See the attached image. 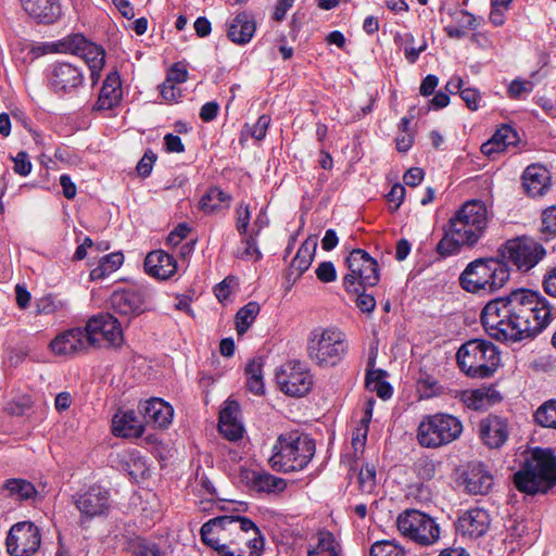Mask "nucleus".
<instances>
[{
  "mask_svg": "<svg viewBox=\"0 0 556 556\" xmlns=\"http://www.w3.org/2000/svg\"><path fill=\"white\" fill-rule=\"evenodd\" d=\"M552 320V307L539 292L520 289L489 299V337L520 341L542 332Z\"/></svg>",
  "mask_w": 556,
  "mask_h": 556,
  "instance_id": "f257e3e1",
  "label": "nucleus"
},
{
  "mask_svg": "<svg viewBox=\"0 0 556 556\" xmlns=\"http://www.w3.org/2000/svg\"><path fill=\"white\" fill-rule=\"evenodd\" d=\"M203 543L219 556H261L263 539L255 523L247 517L220 516L200 530Z\"/></svg>",
  "mask_w": 556,
  "mask_h": 556,
  "instance_id": "f03ea898",
  "label": "nucleus"
},
{
  "mask_svg": "<svg viewBox=\"0 0 556 556\" xmlns=\"http://www.w3.org/2000/svg\"><path fill=\"white\" fill-rule=\"evenodd\" d=\"M518 491L528 495L546 493L556 485V456L551 450L534 448L514 475Z\"/></svg>",
  "mask_w": 556,
  "mask_h": 556,
  "instance_id": "7ed1b4c3",
  "label": "nucleus"
},
{
  "mask_svg": "<svg viewBox=\"0 0 556 556\" xmlns=\"http://www.w3.org/2000/svg\"><path fill=\"white\" fill-rule=\"evenodd\" d=\"M314 454V440L298 432L283 433L273 446L269 465L276 471H299L308 465Z\"/></svg>",
  "mask_w": 556,
  "mask_h": 556,
  "instance_id": "20e7f679",
  "label": "nucleus"
},
{
  "mask_svg": "<svg viewBox=\"0 0 556 556\" xmlns=\"http://www.w3.org/2000/svg\"><path fill=\"white\" fill-rule=\"evenodd\" d=\"M348 339L337 327L316 328L307 339V356L319 367L336 366L348 352Z\"/></svg>",
  "mask_w": 556,
  "mask_h": 556,
  "instance_id": "39448f33",
  "label": "nucleus"
},
{
  "mask_svg": "<svg viewBox=\"0 0 556 556\" xmlns=\"http://www.w3.org/2000/svg\"><path fill=\"white\" fill-rule=\"evenodd\" d=\"M463 432L462 421L453 415L437 413L424 416L417 429V442L427 448H438L457 440Z\"/></svg>",
  "mask_w": 556,
  "mask_h": 556,
  "instance_id": "423d86ee",
  "label": "nucleus"
},
{
  "mask_svg": "<svg viewBox=\"0 0 556 556\" xmlns=\"http://www.w3.org/2000/svg\"><path fill=\"white\" fill-rule=\"evenodd\" d=\"M396 523L404 538L420 546H431L440 539L439 523L434 518L420 510H405L399 515Z\"/></svg>",
  "mask_w": 556,
  "mask_h": 556,
  "instance_id": "0eeeda50",
  "label": "nucleus"
},
{
  "mask_svg": "<svg viewBox=\"0 0 556 556\" xmlns=\"http://www.w3.org/2000/svg\"><path fill=\"white\" fill-rule=\"evenodd\" d=\"M349 274L343 277V286L349 293H358L359 289L374 287L379 281L377 261L365 250L355 249L346 257Z\"/></svg>",
  "mask_w": 556,
  "mask_h": 556,
  "instance_id": "6e6552de",
  "label": "nucleus"
},
{
  "mask_svg": "<svg viewBox=\"0 0 556 556\" xmlns=\"http://www.w3.org/2000/svg\"><path fill=\"white\" fill-rule=\"evenodd\" d=\"M448 224L453 231L462 235L469 245L475 244L486 228V205L480 200L467 201L451 217Z\"/></svg>",
  "mask_w": 556,
  "mask_h": 556,
  "instance_id": "1a4fd4ad",
  "label": "nucleus"
},
{
  "mask_svg": "<svg viewBox=\"0 0 556 556\" xmlns=\"http://www.w3.org/2000/svg\"><path fill=\"white\" fill-rule=\"evenodd\" d=\"M503 260L511 262L520 271L527 273L545 255V249L534 240L522 237L508 240L500 250Z\"/></svg>",
  "mask_w": 556,
  "mask_h": 556,
  "instance_id": "9d476101",
  "label": "nucleus"
},
{
  "mask_svg": "<svg viewBox=\"0 0 556 556\" xmlns=\"http://www.w3.org/2000/svg\"><path fill=\"white\" fill-rule=\"evenodd\" d=\"M276 381L281 392L293 397L306 395L313 387L309 370L299 361L282 364L276 371Z\"/></svg>",
  "mask_w": 556,
  "mask_h": 556,
  "instance_id": "9b49d317",
  "label": "nucleus"
},
{
  "mask_svg": "<svg viewBox=\"0 0 556 556\" xmlns=\"http://www.w3.org/2000/svg\"><path fill=\"white\" fill-rule=\"evenodd\" d=\"M85 330L91 346L100 348L105 343L108 346L117 348L123 343L121 321L111 314L93 316L88 320Z\"/></svg>",
  "mask_w": 556,
  "mask_h": 556,
  "instance_id": "f8f14e48",
  "label": "nucleus"
},
{
  "mask_svg": "<svg viewBox=\"0 0 556 556\" xmlns=\"http://www.w3.org/2000/svg\"><path fill=\"white\" fill-rule=\"evenodd\" d=\"M40 543V531L30 521L12 526L7 538V548L12 556H29L38 551Z\"/></svg>",
  "mask_w": 556,
  "mask_h": 556,
  "instance_id": "ddd939ff",
  "label": "nucleus"
},
{
  "mask_svg": "<svg viewBox=\"0 0 556 556\" xmlns=\"http://www.w3.org/2000/svg\"><path fill=\"white\" fill-rule=\"evenodd\" d=\"M486 341L472 340L463 344L458 350L456 357L462 371L472 378L486 377Z\"/></svg>",
  "mask_w": 556,
  "mask_h": 556,
  "instance_id": "4468645a",
  "label": "nucleus"
},
{
  "mask_svg": "<svg viewBox=\"0 0 556 556\" xmlns=\"http://www.w3.org/2000/svg\"><path fill=\"white\" fill-rule=\"evenodd\" d=\"M65 50L79 55L89 66L91 79L96 83L99 79L100 72L104 66V50L93 42L86 40L81 35H74L62 43Z\"/></svg>",
  "mask_w": 556,
  "mask_h": 556,
  "instance_id": "2eb2a0df",
  "label": "nucleus"
},
{
  "mask_svg": "<svg viewBox=\"0 0 556 556\" xmlns=\"http://www.w3.org/2000/svg\"><path fill=\"white\" fill-rule=\"evenodd\" d=\"M73 503L83 518L104 515L110 508V493L100 485H91L85 492L73 496Z\"/></svg>",
  "mask_w": 556,
  "mask_h": 556,
  "instance_id": "dca6fc26",
  "label": "nucleus"
},
{
  "mask_svg": "<svg viewBox=\"0 0 556 556\" xmlns=\"http://www.w3.org/2000/svg\"><path fill=\"white\" fill-rule=\"evenodd\" d=\"M147 298L148 293L143 289L117 290L111 295V308L121 317L130 319L148 309Z\"/></svg>",
  "mask_w": 556,
  "mask_h": 556,
  "instance_id": "f3484780",
  "label": "nucleus"
},
{
  "mask_svg": "<svg viewBox=\"0 0 556 556\" xmlns=\"http://www.w3.org/2000/svg\"><path fill=\"white\" fill-rule=\"evenodd\" d=\"M91 346L85 329L74 328L56 336L50 348L53 353L61 356H74L86 352Z\"/></svg>",
  "mask_w": 556,
  "mask_h": 556,
  "instance_id": "a211bd4d",
  "label": "nucleus"
},
{
  "mask_svg": "<svg viewBox=\"0 0 556 556\" xmlns=\"http://www.w3.org/2000/svg\"><path fill=\"white\" fill-rule=\"evenodd\" d=\"M84 80L83 73L77 66L71 63H58L54 65L50 85L58 94H64L77 89Z\"/></svg>",
  "mask_w": 556,
  "mask_h": 556,
  "instance_id": "6ab92c4d",
  "label": "nucleus"
},
{
  "mask_svg": "<svg viewBox=\"0 0 556 556\" xmlns=\"http://www.w3.org/2000/svg\"><path fill=\"white\" fill-rule=\"evenodd\" d=\"M522 186L527 194L532 198L544 195L551 187L548 169L539 164L529 165L522 175Z\"/></svg>",
  "mask_w": 556,
  "mask_h": 556,
  "instance_id": "aec40b11",
  "label": "nucleus"
},
{
  "mask_svg": "<svg viewBox=\"0 0 556 556\" xmlns=\"http://www.w3.org/2000/svg\"><path fill=\"white\" fill-rule=\"evenodd\" d=\"M457 532L469 539H479L486 532V510L473 507L464 513L457 521Z\"/></svg>",
  "mask_w": 556,
  "mask_h": 556,
  "instance_id": "412c9836",
  "label": "nucleus"
},
{
  "mask_svg": "<svg viewBox=\"0 0 556 556\" xmlns=\"http://www.w3.org/2000/svg\"><path fill=\"white\" fill-rule=\"evenodd\" d=\"M23 10L37 23L52 24L61 15L58 0H21Z\"/></svg>",
  "mask_w": 556,
  "mask_h": 556,
  "instance_id": "4be33fe9",
  "label": "nucleus"
},
{
  "mask_svg": "<svg viewBox=\"0 0 556 556\" xmlns=\"http://www.w3.org/2000/svg\"><path fill=\"white\" fill-rule=\"evenodd\" d=\"M140 412L147 424L157 428H166L173 419V407L162 399L153 397L140 405Z\"/></svg>",
  "mask_w": 556,
  "mask_h": 556,
  "instance_id": "5701e85b",
  "label": "nucleus"
},
{
  "mask_svg": "<svg viewBox=\"0 0 556 556\" xmlns=\"http://www.w3.org/2000/svg\"><path fill=\"white\" fill-rule=\"evenodd\" d=\"M241 478L248 486L257 492H282L287 486L282 478L275 477L267 471L243 470Z\"/></svg>",
  "mask_w": 556,
  "mask_h": 556,
  "instance_id": "b1692460",
  "label": "nucleus"
},
{
  "mask_svg": "<svg viewBox=\"0 0 556 556\" xmlns=\"http://www.w3.org/2000/svg\"><path fill=\"white\" fill-rule=\"evenodd\" d=\"M144 269L150 276L167 279L176 273L177 265L172 255L159 250L152 251L146 256Z\"/></svg>",
  "mask_w": 556,
  "mask_h": 556,
  "instance_id": "393cba45",
  "label": "nucleus"
},
{
  "mask_svg": "<svg viewBox=\"0 0 556 556\" xmlns=\"http://www.w3.org/2000/svg\"><path fill=\"white\" fill-rule=\"evenodd\" d=\"M112 432L121 438H139L144 426L134 410L118 412L112 419Z\"/></svg>",
  "mask_w": 556,
  "mask_h": 556,
  "instance_id": "a878e982",
  "label": "nucleus"
},
{
  "mask_svg": "<svg viewBox=\"0 0 556 556\" xmlns=\"http://www.w3.org/2000/svg\"><path fill=\"white\" fill-rule=\"evenodd\" d=\"M255 28V22L251 15L242 12L229 23L227 36L232 42L244 45L252 39Z\"/></svg>",
  "mask_w": 556,
  "mask_h": 556,
  "instance_id": "bb28decb",
  "label": "nucleus"
},
{
  "mask_svg": "<svg viewBox=\"0 0 556 556\" xmlns=\"http://www.w3.org/2000/svg\"><path fill=\"white\" fill-rule=\"evenodd\" d=\"M122 98L121 79L117 73L106 76L94 105L97 110H110L115 106Z\"/></svg>",
  "mask_w": 556,
  "mask_h": 556,
  "instance_id": "cd10ccee",
  "label": "nucleus"
},
{
  "mask_svg": "<svg viewBox=\"0 0 556 556\" xmlns=\"http://www.w3.org/2000/svg\"><path fill=\"white\" fill-rule=\"evenodd\" d=\"M188 78V71L181 63H175L167 73V77L162 85L161 96L167 101L177 100L181 92L176 89V84H181Z\"/></svg>",
  "mask_w": 556,
  "mask_h": 556,
  "instance_id": "c85d7f7f",
  "label": "nucleus"
},
{
  "mask_svg": "<svg viewBox=\"0 0 556 556\" xmlns=\"http://www.w3.org/2000/svg\"><path fill=\"white\" fill-rule=\"evenodd\" d=\"M486 265V258L480 257L467 265L459 277L460 286L464 290L477 293L486 286V278L478 275L477 268Z\"/></svg>",
  "mask_w": 556,
  "mask_h": 556,
  "instance_id": "c756f323",
  "label": "nucleus"
},
{
  "mask_svg": "<svg viewBox=\"0 0 556 556\" xmlns=\"http://www.w3.org/2000/svg\"><path fill=\"white\" fill-rule=\"evenodd\" d=\"M519 141L518 134L508 125H502L489 139V159L506 151Z\"/></svg>",
  "mask_w": 556,
  "mask_h": 556,
  "instance_id": "7c9ffc66",
  "label": "nucleus"
},
{
  "mask_svg": "<svg viewBox=\"0 0 556 556\" xmlns=\"http://www.w3.org/2000/svg\"><path fill=\"white\" fill-rule=\"evenodd\" d=\"M469 245V242L459 233L453 231V227L448 224L444 230L443 238L437 244V252L441 256H450L459 252L463 245Z\"/></svg>",
  "mask_w": 556,
  "mask_h": 556,
  "instance_id": "2f4dec72",
  "label": "nucleus"
},
{
  "mask_svg": "<svg viewBox=\"0 0 556 556\" xmlns=\"http://www.w3.org/2000/svg\"><path fill=\"white\" fill-rule=\"evenodd\" d=\"M230 195L217 187L210 188L200 200V208L207 214L228 207Z\"/></svg>",
  "mask_w": 556,
  "mask_h": 556,
  "instance_id": "473e14b6",
  "label": "nucleus"
},
{
  "mask_svg": "<svg viewBox=\"0 0 556 556\" xmlns=\"http://www.w3.org/2000/svg\"><path fill=\"white\" fill-rule=\"evenodd\" d=\"M316 243L309 244L308 242L303 243L296 252L290 264V275H294L296 278L308 269L314 257V251Z\"/></svg>",
  "mask_w": 556,
  "mask_h": 556,
  "instance_id": "72a5a7b5",
  "label": "nucleus"
},
{
  "mask_svg": "<svg viewBox=\"0 0 556 556\" xmlns=\"http://www.w3.org/2000/svg\"><path fill=\"white\" fill-rule=\"evenodd\" d=\"M507 422L500 417L489 418V448H501L508 440Z\"/></svg>",
  "mask_w": 556,
  "mask_h": 556,
  "instance_id": "f704fd0d",
  "label": "nucleus"
},
{
  "mask_svg": "<svg viewBox=\"0 0 556 556\" xmlns=\"http://www.w3.org/2000/svg\"><path fill=\"white\" fill-rule=\"evenodd\" d=\"M262 366L261 359H252L245 367L247 388L255 395H262L265 391Z\"/></svg>",
  "mask_w": 556,
  "mask_h": 556,
  "instance_id": "c9c22d12",
  "label": "nucleus"
},
{
  "mask_svg": "<svg viewBox=\"0 0 556 556\" xmlns=\"http://www.w3.org/2000/svg\"><path fill=\"white\" fill-rule=\"evenodd\" d=\"M9 496L17 501L31 500L37 496V491L34 484L24 479H10L4 484Z\"/></svg>",
  "mask_w": 556,
  "mask_h": 556,
  "instance_id": "e433bc0d",
  "label": "nucleus"
},
{
  "mask_svg": "<svg viewBox=\"0 0 556 556\" xmlns=\"http://www.w3.org/2000/svg\"><path fill=\"white\" fill-rule=\"evenodd\" d=\"M308 556H339V544L329 531L317 533V544L308 551Z\"/></svg>",
  "mask_w": 556,
  "mask_h": 556,
  "instance_id": "4c0bfd02",
  "label": "nucleus"
},
{
  "mask_svg": "<svg viewBox=\"0 0 556 556\" xmlns=\"http://www.w3.org/2000/svg\"><path fill=\"white\" fill-rule=\"evenodd\" d=\"M489 292L503 288L509 280V270L505 263L489 258Z\"/></svg>",
  "mask_w": 556,
  "mask_h": 556,
  "instance_id": "58836bf2",
  "label": "nucleus"
},
{
  "mask_svg": "<svg viewBox=\"0 0 556 556\" xmlns=\"http://www.w3.org/2000/svg\"><path fill=\"white\" fill-rule=\"evenodd\" d=\"M454 20L457 25H447L446 34L452 38H459L465 34V29L472 28L476 25V17L463 10L454 13Z\"/></svg>",
  "mask_w": 556,
  "mask_h": 556,
  "instance_id": "ea45409f",
  "label": "nucleus"
},
{
  "mask_svg": "<svg viewBox=\"0 0 556 556\" xmlns=\"http://www.w3.org/2000/svg\"><path fill=\"white\" fill-rule=\"evenodd\" d=\"M394 41L401 47H403L405 58L412 64L415 63L419 54L427 49L426 41H422V43L418 48L414 47L415 38L410 33L396 34L394 37Z\"/></svg>",
  "mask_w": 556,
  "mask_h": 556,
  "instance_id": "a19ab883",
  "label": "nucleus"
},
{
  "mask_svg": "<svg viewBox=\"0 0 556 556\" xmlns=\"http://www.w3.org/2000/svg\"><path fill=\"white\" fill-rule=\"evenodd\" d=\"M260 313V305L256 302H249L241 307L236 315V325L238 334H243L253 324Z\"/></svg>",
  "mask_w": 556,
  "mask_h": 556,
  "instance_id": "79ce46f5",
  "label": "nucleus"
},
{
  "mask_svg": "<svg viewBox=\"0 0 556 556\" xmlns=\"http://www.w3.org/2000/svg\"><path fill=\"white\" fill-rule=\"evenodd\" d=\"M383 371L382 370H372L369 371L366 376V387L377 393L379 397L382 400L390 399L392 395L391 386L382 380Z\"/></svg>",
  "mask_w": 556,
  "mask_h": 556,
  "instance_id": "37998d69",
  "label": "nucleus"
},
{
  "mask_svg": "<svg viewBox=\"0 0 556 556\" xmlns=\"http://www.w3.org/2000/svg\"><path fill=\"white\" fill-rule=\"evenodd\" d=\"M260 222V218H257L255 220V226H257L258 228L255 230L254 228L252 229V231L250 232V235H247V236H241V243L244 245V249L243 251L241 252H238V256L241 257V258H247V260H253V261H258L262 256L258 248L256 247V241H255V238L258 236V232L262 228V226L257 225Z\"/></svg>",
  "mask_w": 556,
  "mask_h": 556,
  "instance_id": "c03bdc74",
  "label": "nucleus"
},
{
  "mask_svg": "<svg viewBox=\"0 0 556 556\" xmlns=\"http://www.w3.org/2000/svg\"><path fill=\"white\" fill-rule=\"evenodd\" d=\"M464 81L460 78L452 79L447 83L446 88L450 92L459 91L463 100L466 102L470 110L478 109V101L480 96L476 89L463 88Z\"/></svg>",
  "mask_w": 556,
  "mask_h": 556,
  "instance_id": "a18cd8bd",
  "label": "nucleus"
},
{
  "mask_svg": "<svg viewBox=\"0 0 556 556\" xmlns=\"http://www.w3.org/2000/svg\"><path fill=\"white\" fill-rule=\"evenodd\" d=\"M538 425L544 428H556V401L551 400L542 404L534 414Z\"/></svg>",
  "mask_w": 556,
  "mask_h": 556,
  "instance_id": "49530a36",
  "label": "nucleus"
},
{
  "mask_svg": "<svg viewBox=\"0 0 556 556\" xmlns=\"http://www.w3.org/2000/svg\"><path fill=\"white\" fill-rule=\"evenodd\" d=\"M131 556H163L160 546L148 539L138 538L130 543Z\"/></svg>",
  "mask_w": 556,
  "mask_h": 556,
  "instance_id": "de8ad7c7",
  "label": "nucleus"
},
{
  "mask_svg": "<svg viewBox=\"0 0 556 556\" xmlns=\"http://www.w3.org/2000/svg\"><path fill=\"white\" fill-rule=\"evenodd\" d=\"M460 399L469 409L482 410L486 405V390H465L462 392Z\"/></svg>",
  "mask_w": 556,
  "mask_h": 556,
  "instance_id": "09e8293b",
  "label": "nucleus"
},
{
  "mask_svg": "<svg viewBox=\"0 0 556 556\" xmlns=\"http://www.w3.org/2000/svg\"><path fill=\"white\" fill-rule=\"evenodd\" d=\"M484 478L482 466L471 469L465 478L466 490L472 494H483Z\"/></svg>",
  "mask_w": 556,
  "mask_h": 556,
  "instance_id": "8fccbe9b",
  "label": "nucleus"
},
{
  "mask_svg": "<svg viewBox=\"0 0 556 556\" xmlns=\"http://www.w3.org/2000/svg\"><path fill=\"white\" fill-rule=\"evenodd\" d=\"M370 418H371V409L368 408L366 410L365 417L362 419V425L353 431L352 446H353L355 453H357L358 451L363 452V450L365 447L366 440H367V433H368V424H369Z\"/></svg>",
  "mask_w": 556,
  "mask_h": 556,
  "instance_id": "3c124183",
  "label": "nucleus"
},
{
  "mask_svg": "<svg viewBox=\"0 0 556 556\" xmlns=\"http://www.w3.org/2000/svg\"><path fill=\"white\" fill-rule=\"evenodd\" d=\"M33 401L30 396L23 395L5 403L4 412L11 416H24L30 409Z\"/></svg>",
  "mask_w": 556,
  "mask_h": 556,
  "instance_id": "603ef678",
  "label": "nucleus"
},
{
  "mask_svg": "<svg viewBox=\"0 0 556 556\" xmlns=\"http://www.w3.org/2000/svg\"><path fill=\"white\" fill-rule=\"evenodd\" d=\"M370 556H405V553L399 545L386 540L371 545Z\"/></svg>",
  "mask_w": 556,
  "mask_h": 556,
  "instance_id": "864d4df0",
  "label": "nucleus"
},
{
  "mask_svg": "<svg viewBox=\"0 0 556 556\" xmlns=\"http://www.w3.org/2000/svg\"><path fill=\"white\" fill-rule=\"evenodd\" d=\"M358 484L363 493L371 494L376 488V470L374 466L366 465L358 473Z\"/></svg>",
  "mask_w": 556,
  "mask_h": 556,
  "instance_id": "5fc2aeb1",
  "label": "nucleus"
},
{
  "mask_svg": "<svg viewBox=\"0 0 556 556\" xmlns=\"http://www.w3.org/2000/svg\"><path fill=\"white\" fill-rule=\"evenodd\" d=\"M491 12L489 13V20L495 26H502L505 22V14L508 11L511 0H490Z\"/></svg>",
  "mask_w": 556,
  "mask_h": 556,
  "instance_id": "6e6d98bb",
  "label": "nucleus"
},
{
  "mask_svg": "<svg viewBox=\"0 0 556 556\" xmlns=\"http://www.w3.org/2000/svg\"><path fill=\"white\" fill-rule=\"evenodd\" d=\"M415 472L424 480H431L437 472V463L429 457H420L414 465Z\"/></svg>",
  "mask_w": 556,
  "mask_h": 556,
  "instance_id": "4d7b16f0",
  "label": "nucleus"
},
{
  "mask_svg": "<svg viewBox=\"0 0 556 556\" xmlns=\"http://www.w3.org/2000/svg\"><path fill=\"white\" fill-rule=\"evenodd\" d=\"M533 90V83L525 79H514L508 86V96L511 99H521Z\"/></svg>",
  "mask_w": 556,
  "mask_h": 556,
  "instance_id": "13d9d810",
  "label": "nucleus"
},
{
  "mask_svg": "<svg viewBox=\"0 0 556 556\" xmlns=\"http://www.w3.org/2000/svg\"><path fill=\"white\" fill-rule=\"evenodd\" d=\"M251 220V213L244 203H240L236 208V229L240 236L250 235L248 228Z\"/></svg>",
  "mask_w": 556,
  "mask_h": 556,
  "instance_id": "bf43d9fd",
  "label": "nucleus"
},
{
  "mask_svg": "<svg viewBox=\"0 0 556 556\" xmlns=\"http://www.w3.org/2000/svg\"><path fill=\"white\" fill-rule=\"evenodd\" d=\"M418 386L419 389L425 392L426 396L437 395L442 392V387L439 384V381L428 374L420 375Z\"/></svg>",
  "mask_w": 556,
  "mask_h": 556,
  "instance_id": "052dcab7",
  "label": "nucleus"
},
{
  "mask_svg": "<svg viewBox=\"0 0 556 556\" xmlns=\"http://www.w3.org/2000/svg\"><path fill=\"white\" fill-rule=\"evenodd\" d=\"M542 232L547 237L556 236V206H551L543 212Z\"/></svg>",
  "mask_w": 556,
  "mask_h": 556,
  "instance_id": "680f3d73",
  "label": "nucleus"
},
{
  "mask_svg": "<svg viewBox=\"0 0 556 556\" xmlns=\"http://www.w3.org/2000/svg\"><path fill=\"white\" fill-rule=\"evenodd\" d=\"M220 433L230 441H237L242 438L243 426L240 421L218 424Z\"/></svg>",
  "mask_w": 556,
  "mask_h": 556,
  "instance_id": "e2e57ef3",
  "label": "nucleus"
},
{
  "mask_svg": "<svg viewBox=\"0 0 556 556\" xmlns=\"http://www.w3.org/2000/svg\"><path fill=\"white\" fill-rule=\"evenodd\" d=\"M14 162L13 170L20 176H27L30 174L33 165L29 161V156L25 151H21L16 156H11Z\"/></svg>",
  "mask_w": 556,
  "mask_h": 556,
  "instance_id": "0e129e2a",
  "label": "nucleus"
},
{
  "mask_svg": "<svg viewBox=\"0 0 556 556\" xmlns=\"http://www.w3.org/2000/svg\"><path fill=\"white\" fill-rule=\"evenodd\" d=\"M240 406L236 401H226L224 408L219 413L218 424L235 422L239 420Z\"/></svg>",
  "mask_w": 556,
  "mask_h": 556,
  "instance_id": "69168bd1",
  "label": "nucleus"
},
{
  "mask_svg": "<svg viewBox=\"0 0 556 556\" xmlns=\"http://www.w3.org/2000/svg\"><path fill=\"white\" fill-rule=\"evenodd\" d=\"M236 285H237V280L235 277L225 278L214 289V293H215L216 298L220 302H224L225 300H227L229 298V295Z\"/></svg>",
  "mask_w": 556,
  "mask_h": 556,
  "instance_id": "338daca9",
  "label": "nucleus"
},
{
  "mask_svg": "<svg viewBox=\"0 0 556 556\" xmlns=\"http://www.w3.org/2000/svg\"><path fill=\"white\" fill-rule=\"evenodd\" d=\"M317 278L323 282H332L337 278L334 265L331 262H323L316 269Z\"/></svg>",
  "mask_w": 556,
  "mask_h": 556,
  "instance_id": "774afa93",
  "label": "nucleus"
}]
</instances>
